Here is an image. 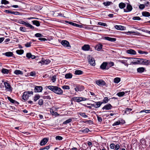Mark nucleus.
Here are the masks:
<instances>
[{"mask_svg": "<svg viewBox=\"0 0 150 150\" xmlns=\"http://www.w3.org/2000/svg\"><path fill=\"white\" fill-rule=\"evenodd\" d=\"M48 88L57 94L61 95L63 94L62 90L57 86H48Z\"/></svg>", "mask_w": 150, "mask_h": 150, "instance_id": "1", "label": "nucleus"}, {"mask_svg": "<svg viewBox=\"0 0 150 150\" xmlns=\"http://www.w3.org/2000/svg\"><path fill=\"white\" fill-rule=\"evenodd\" d=\"M33 92L32 91H27L24 92L22 97V98L24 100L28 99L31 95H33Z\"/></svg>", "mask_w": 150, "mask_h": 150, "instance_id": "2", "label": "nucleus"}, {"mask_svg": "<svg viewBox=\"0 0 150 150\" xmlns=\"http://www.w3.org/2000/svg\"><path fill=\"white\" fill-rule=\"evenodd\" d=\"M19 23L24 25L28 28H29L30 29L33 30L34 27L32 25L27 22H25L21 19L19 20Z\"/></svg>", "mask_w": 150, "mask_h": 150, "instance_id": "3", "label": "nucleus"}, {"mask_svg": "<svg viewBox=\"0 0 150 150\" xmlns=\"http://www.w3.org/2000/svg\"><path fill=\"white\" fill-rule=\"evenodd\" d=\"M134 60L131 63L133 64H142L143 63L142 59H140L137 58H134Z\"/></svg>", "mask_w": 150, "mask_h": 150, "instance_id": "4", "label": "nucleus"}, {"mask_svg": "<svg viewBox=\"0 0 150 150\" xmlns=\"http://www.w3.org/2000/svg\"><path fill=\"white\" fill-rule=\"evenodd\" d=\"M5 87L7 91H11L12 88L10 86V84L7 82H5L4 83Z\"/></svg>", "mask_w": 150, "mask_h": 150, "instance_id": "5", "label": "nucleus"}, {"mask_svg": "<svg viewBox=\"0 0 150 150\" xmlns=\"http://www.w3.org/2000/svg\"><path fill=\"white\" fill-rule=\"evenodd\" d=\"M61 44L64 47H71L70 45L69 42L66 40H62L61 42Z\"/></svg>", "mask_w": 150, "mask_h": 150, "instance_id": "6", "label": "nucleus"}, {"mask_svg": "<svg viewBox=\"0 0 150 150\" xmlns=\"http://www.w3.org/2000/svg\"><path fill=\"white\" fill-rule=\"evenodd\" d=\"M73 99L74 101L77 102H80L82 101L86 100L85 98L82 97H74Z\"/></svg>", "mask_w": 150, "mask_h": 150, "instance_id": "7", "label": "nucleus"}, {"mask_svg": "<svg viewBox=\"0 0 150 150\" xmlns=\"http://www.w3.org/2000/svg\"><path fill=\"white\" fill-rule=\"evenodd\" d=\"M112 108V106L110 104H108L105 105L102 108V109L103 110H108L111 109Z\"/></svg>", "mask_w": 150, "mask_h": 150, "instance_id": "8", "label": "nucleus"}, {"mask_svg": "<svg viewBox=\"0 0 150 150\" xmlns=\"http://www.w3.org/2000/svg\"><path fill=\"white\" fill-rule=\"evenodd\" d=\"M22 0H19V10L24 9L26 7L25 3L21 1Z\"/></svg>", "mask_w": 150, "mask_h": 150, "instance_id": "9", "label": "nucleus"}, {"mask_svg": "<svg viewBox=\"0 0 150 150\" xmlns=\"http://www.w3.org/2000/svg\"><path fill=\"white\" fill-rule=\"evenodd\" d=\"M42 90V88L41 86H35L34 91L35 92H41Z\"/></svg>", "mask_w": 150, "mask_h": 150, "instance_id": "10", "label": "nucleus"}, {"mask_svg": "<svg viewBox=\"0 0 150 150\" xmlns=\"http://www.w3.org/2000/svg\"><path fill=\"white\" fill-rule=\"evenodd\" d=\"M127 10L124 9V12H127L131 11L132 9V7L130 4H128L127 6Z\"/></svg>", "mask_w": 150, "mask_h": 150, "instance_id": "11", "label": "nucleus"}, {"mask_svg": "<svg viewBox=\"0 0 150 150\" xmlns=\"http://www.w3.org/2000/svg\"><path fill=\"white\" fill-rule=\"evenodd\" d=\"M88 61L89 64L92 66L95 65V61L94 58L91 57L89 58Z\"/></svg>", "mask_w": 150, "mask_h": 150, "instance_id": "12", "label": "nucleus"}, {"mask_svg": "<svg viewBox=\"0 0 150 150\" xmlns=\"http://www.w3.org/2000/svg\"><path fill=\"white\" fill-rule=\"evenodd\" d=\"M48 139L45 138H43L41 141L40 142V145L42 146L45 144L48 141Z\"/></svg>", "mask_w": 150, "mask_h": 150, "instance_id": "13", "label": "nucleus"}, {"mask_svg": "<svg viewBox=\"0 0 150 150\" xmlns=\"http://www.w3.org/2000/svg\"><path fill=\"white\" fill-rule=\"evenodd\" d=\"M96 83L99 86H103L105 84V82L102 80L97 81Z\"/></svg>", "mask_w": 150, "mask_h": 150, "instance_id": "14", "label": "nucleus"}, {"mask_svg": "<svg viewBox=\"0 0 150 150\" xmlns=\"http://www.w3.org/2000/svg\"><path fill=\"white\" fill-rule=\"evenodd\" d=\"M84 89V87L82 86H78L74 88L75 91L77 92L78 91H81Z\"/></svg>", "mask_w": 150, "mask_h": 150, "instance_id": "15", "label": "nucleus"}, {"mask_svg": "<svg viewBox=\"0 0 150 150\" xmlns=\"http://www.w3.org/2000/svg\"><path fill=\"white\" fill-rule=\"evenodd\" d=\"M90 47L89 45H84L82 47V49L84 51H88L89 50Z\"/></svg>", "mask_w": 150, "mask_h": 150, "instance_id": "16", "label": "nucleus"}, {"mask_svg": "<svg viewBox=\"0 0 150 150\" xmlns=\"http://www.w3.org/2000/svg\"><path fill=\"white\" fill-rule=\"evenodd\" d=\"M104 38L106 40L112 42H114L116 40L115 38H112L108 37H105Z\"/></svg>", "mask_w": 150, "mask_h": 150, "instance_id": "17", "label": "nucleus"}, {"mask_svg": "<svg viewBox=\"0 0 150 150\" xmlns=\"http://www.w3.org/2000/svg\"><path fill=\"white\" fill-rule=\"evenodd\" d=\"M107 62H103L100 65V68L103 69H107Z\"/></svg>", "mask_w": 150, "mask_h": 150, "instance_id": "18", "label": "nucleus"}, {"mask_svg": "<svg viewBox=\"0 0 150 150\" xmlns=\"http://www.w3.org/2000/svg\"><path fill=\"white\" fill-rule=\"evenodd\" d=\"M127 52L129 54L135 55L136 54V52L132 49L128 50L127 51Z\"/></svg>", "mask_w": 150, "mask_h": 150, "instance_id": "19", "label": "nucleus"}, {"mask_svg": "<svg viewBox=\"0 0 150 150\" xmlns=\"http://www.w3.org/2000/svg\"><path fill=\"white\" fill-rule=\"evenodd\" d=\"M90 131L89 129L86 128H82L81 129L79 130V132H82L84 133H88Z\"/></svg>", "mask_w": 150, "mask_h": 150, "instance_id": "20", "label": "nucleus"}, {"mask_svg": "<svg viewBox=\"0 0 150 150\" xmlns=\"http://www.w3.org/2000/svg\"><path fill=\"white\" fill-rule=\"evenodd\" d=\"M143 63L142 64L144 65H148L150 64V60L142 59Z\"/></svg>", "mask_w": 150, "mask_h": 150, "instance_id": "21", "label": "nucleus"}, {"mask_svg": "<svg viewBox=\"0 0 150 150\" xmlns=\"http://www.w3.org/2000/svg\"><path fill=\"white\" fill-rule=\"evenodd\" d=\"M107 69H108L110 67L114 66V63L112 62H107Z\"/></svg>", "mask_w": 150, "mask_h": 150, "instance_id": "22", "label": "nucleus"}, {"mask_svg": "<svg viewBox=\"0 0 150 150\" xmlns=\"http://www.w3.org/2000/svg\"><path fill=\"white\" fill-rule=\"evenodd\" d=\"M115 28L118 30H123L124 29L125 27L121 25H116L115 26Z\"/></svg>", "mask_w": 150, "mask_h": 150, "instance_id": "23", "label": "nucleus"}, {"mask_svg": "<svg viewBox=\"0 0 150 150\" xmlns=\"http://www.w3.org/2000/svg\"><path fill=\"white\" fill-rule=\"evenodd\" d=\"M102 46H103L102 44H99L96 46L95 47V49L98 51H100L101 49Z\"/></svg>", "mask_w": 150, "mask_h": 150, "instance_id": "24", "label": "nucleus"}, {"mask_svg": "<svg viewBox=\"0 0 150 150\" xmlns=\"http://www.w3.org/2000/svg\"><path fill=\"white\" fill-rule=\"evenodd\" d=\"M3 54L7 57L12 56L13 55V53L11 52H7Z\"/></svg>", "mask_w": 150, "mask_h": 150, "instance_id": "25", "label": "nucleus"}, {"mask_svg": "<svg viewBox=\"0 0 150 150\" xmlns=\"http://www.w3.org/2000/svg\"><path fill=\"white\" fill-rule=\"evenodd\" d=\"M143 16L145 17L150 16V13L147 11H143L142 13Z\"/></svg>", "mask_w": 150, "mask_h": 150, "instance_id": "26", "label": "nucleus"}, {"mask_svg": "<svg viewBox=\"0 0 150 150\" xmlns=\"http://www.w3.org/2000/svg\"><path fill=\"white\" fill-rule=\"evenodd\" d=\"M119 6L120 8L122 9L125 7L126 4L124 3L121 2L119 4Z\"/></svg>", "mask_w": 150, "mask_h": 150, "instance_id": "27", "label": "nucleus"}, {"mask_svg": "<svg viewBox=\"0 0 150 150\" xmlns=\"http://www.w3.org/2000/svg\"><path fill=\"white\" fill-rule=\"evenodd\" d=\"M83 74V72L80 70H76L75 71L74 74L76 75H81Z\"/></svg>", "mask_w": 150, "mask_h": 150, "instance_id": "28", "label": "nucleus"}, {"mask_svg": "<svg viewBox=\"0 0 150 150\" xmlns=\"http://www.w3.org/2000/svg\"><path fill=\"white\" fill-rule=\"evenodd\" d=\"M112 3L111 1H106L103 3V4L105 6H108L112 4Z\"/></svg>", "mask_w": 150, "mask_h": 150, "instance_id": "29", "label": "nucleus"}, {"mask_svg": "<svg viewBox=\"0 0 150 150\" xmlns=\"http://www.w3.org/2000/svg\"><path fill=\"white\" fill-rule=\"evenodd\" d=\"M72 77V75L71 73H68L65 75V78L67 79H71Z\"/></svg>", "mask_w": 150, "mask_h": 150, "instance_id": "30", "label": "nucleus"}, {"mask_svg": "<svg viewBox=\"0 0 150 150\" xmlns=\"http://www.w3.org/2000/svg\"><path fill=\"white\" fill-rule=\"evenodd\" d=\"M103 103V102L100 101L96 102L95 103L96 104V108H97L100 107Z\"/></svg>", "mask_w": 150, "mask_h": 150, "instance_id": "31", "label": "nucleus"}, {"mask_svg": "<svg viewBox=\"0 0 150 150\" xmlns=\"http://www.w3.org/2000/svg\"><path fill=\"white\" fill-rule=\"evenodd\" d=\"M73 118H70L67 120L66 121H64L63 122V124H67L71 122L72 121V119H73Z\"/></svg>", "mask_w": 150, "mask_h": 150, "instance_id": "32", "label": "nucleus"}, {"mask_svg": "<svg viewBox=\"0 0 150 150\" xmlns=\"http://www.w3.org/2000/svg\"><path fill=\"white\" fill-rule=\"evenodd\" d=\"M145 70L144 67H139L137 69V71L138 72L142 73Z\"/></svg>", "mask_w": 150, "mask_h": 150, "instance_id": "33", "label": "nucleus"}, {"mask_svg": "<svg viewBox=\"0 0 150 150\" xmlns=\"http://www.w3.org/2000/svg\"><path fill=\"white\" fill-rule=\"evenodd\" d=\"M32 22L34 25H35L37 26H39L40 25L39 22L38 21H33Z\"/></svg>", "mask_w": 150, "mask_h": 150, "instance_id": "34", "label": "nucleus"}, {"mask_svg": "<svg viewBox=\"0 0 150 150\" xmlns=\"http://www.w3.org/2000/svg\"><path fill=\"white\" fill-rule=\"evenodd\" d=\"M7 98L8 100L11 103H17V104H18V102L15 101V100H13L11 98L9 97H7Z\"/></svg>", "mask_w": 150, "mask_h": 150, "instance_id": "35", "label": "nucleus"}, {"mask_svg": "<svg viewBox=\"0 0 150 150\" xmlns=\"http://www.w3.org/2000/svg\"><path fill=\"white\" fill-rule=\"evenodd\" d=\"M78 114L84 118H86L88 117V116L86 115V113L85 112H80Z\"/></svg>", "mask_w": 150, "mask_h": 150, "instance_id": "36", "label": "nucleus"}, {"mask_svg": "<svg viewBox=\"0 0 150 150\" xmlns=\"http://www.w3.org/2000/svg\"><path fill=\"white\" fill-rule=\"evenodd\" d=\"M120 81V78L116 77L114 79V82L116 83H118Z\"/></svg>", "mask_w": 150, "mask_h": 150, "instance_id": "37", "label": "nucleus"}, {"mask_svg": "<svg viewBox=\"0 0 150 150\" xmlns=\"http://www.w3.org/2000/svg\"><path fill=\"white\" fill-rule=\"evenodd\" d=\"M73 25L75 27L80 28H84L83 26L81 25L78 24H76V23H73Z\"/></svg>", "mask_w": 150, "mask_h": 150, "instance_id": "38", "label": "nucleus"}, {"mask_svg": "<svg viewBox=\"0 0 150 150\" xmlns=\"http://www.w3.org/2000/svg\"><path fill=\"white\" fill-rule=\"evenodd\" d=\"M132 108H127L126 109L125 111V113L127 114H128L130 112L132 111Z\"/></svg>", "mask_w": 150, "mask_h": 150, "instance_id": "39", "label": "nucleus"}, {"mask_svg": "<svg viewBox=\"0 0 150 150\" xmlns=\"http://www.w3.org/2000/svg\"><path fill=\"white\" fill-rule=\"evenodd\" d=\"M125 94V93L124 92H121L117 93V95L119 97H122Z\"/></svg>", "mask_w": 150, "mask_h": 150, "instance_id": "40", "label": "nucleus"}, {"mask_svg": "<svg viewBox=\"0 0 150 150\" xmlns=\"http://www.w3.org/2000/svg\"><path fill=\"white\" fill-rule=\"evenodd\" d=\"M1 72L5 74H7L8 73V70L6 69H2Z\"/></svg>", "mask_w": 150, "mask_h": 150, "instance_id": "41", "label": "nucleus"}, {"mask_svg": "<svg viewBox=\"0 0 150 150\" xmlns=\"http://www.w3.org/2000/svg\"><path fill=\"white\" fill-rule=\"evenodd\" d=\"M1 3L2 4H7L9 3V2L6 0H1Z\"/></svg>", "mask_w": 150, "mask_h": 150, "instance_id": "42", "label": "nucleus"}, {"mask_svg": "<svg viewBox=\"0 0 150 150\" xmlns=\"http://www.w3.org/2000/svg\"><path fill=\"white\" fill-rule=\"evenodd\" d=\"M62 88L64 89L69 90L70 88L69 86L67 85H64L62 86Z\"/></svg>", "mask_w": 150, "mask_h": 150, "instance_id": "43", "label": "nucleus"}, {"mask_svg": "<svg viewBox=\"0 0 150 150\" xmlns=\"http://www.w3.org/2000/svg\"><path fill=\"white\" fill-rule=\"evenodd\" d=\"M143 112H145L146 113H150V110H144L141 111L140 112V113H142Z\"/></svg>", "mask_w": 150, "mask_h": 150, "instance_id": "44", "label": "nucleus"}, {"mask_svg": "<svg viewBox=\"0 0 150 150\" xmlns=\"http://www.w3.org/2000/svg\"><path fill=\"white\" fill-rule=\"evenodd\" d=\"M98 24L99 25H102L104 26H107V25L106 24V23H103L101 22H99L98 23Z\"/></svg>", "mask_w": 150, "mask_h": 150, "instance_id": "45", "label": "nucleus"}, {"mask_svg": "<svg viewBox=\"0 0 150 150\" xmlns=\"http://www.w3.org/2000/svg\"><path fill=\"white\" fill-rule=\"evenodd\" d=\"M138 52L140 54H148V52H146L145 51H143L140 50H138Z\"/></svg>", "mask_w": 150, "mask_h": 150, "instance_id": "46", "label": "nucleus"}, {"mask_svg": "<svg viewBox=\"0 0 150 150\" xmlns=\"http://www.w3.org/2000/svg\"><path fill=\"white\" fill-rule=\"evenodd\" d=\"M109 101V99L107 97H105L104 98L103 100V103H108Z\"/></svg>", "mask_w": 150, "mask_h": 150, "instance_id": "47", "label": "nucleus"}, {"mask_svg": "<svg viewBox=\"0 0 150 150\" xmlns=\"http://www.w3.org/2000/svg\"><path fill=\"white\" fill-rule=\"evenodd\" d=\"M40 98V96L39 95L35 96L34 97V100L35 101H36Z\"/></svg>", "mask_w": 150, "mask_h": 150, "instance_id": "48", "label": "nucleus"}, {"mask_svg": "<svg viewBox=\"0 0 150 150\" xmlns=\"http://www.w3.org/2000/svg\"><path fill=\"white\" fill-rule=\"evenodd\" d=\"M120 125L119 120H118L116 122H115L113 124V126H115V125Z\"/></svg>", "mask_w": 150, "mask_h": 150, "instance_id": "49", "label": "nucleus"}, {"mask_svg": "<svg viewBox=\"0 0 150 150\" xmlns=\"http://www.w3.org/2000/svg\"><path fill=\"white\" fill-rule=\"evenodd\" d=\"M21 31L23 32L26 31V28L25 27H21L19 28Z\"/></svg>", "mask_w": 150, "mask_h": 150, "instance_id": "50", "label": "nucleus"}, {"mask_svg": "<svg viewBox=\"0 0 150 150\" xmlns=\"http://www.w3.org/2000/svg\"><path fill=\"white\" fill-rule=\"evenodd\" d=\"M118 61L120 63L125 64V65L127 62V61L126 60H119Z\"/></svg>", "mask_w": 150, "mask_h": 150, "instance_id": "51", "label": "nucleus"}, {"mask_svg": "<svg viewBox=\"0 0 150 150\" xmlns=\"http://www.w3.org/2000/svg\"><path fill=\"white\" fill-rule=\"evenodd\" d=\"M63 139V138L60 136H57L56 137V139L57 140H61Z\"/></svg>", "mask_w": 150, "mask_h": 150, "instance_id": "52", "label": "nucleus"}, {"mask_svg": "<svg viewBox=\"0 0 150 150\" xmlns=\"http://www.w3.org/2000/svg\"><path fill=\"white\" fill-rule=\"evenodd\" d=\"M132 19L133 20H141V18H140L139 16H135V17H134Z\"/></svg>", "mask_w": 150, "mask_h": 150, "instance_id": "53", "label": "nucleus"}, {"mask_svg": "<svg viewBox=\"0 0 150 150\" xmlns=\"http://www.w3.org/2000/svg\"><path fill=\"white\" fill-rule=\"evenodd\" d=\"M32 54L30 53H28L26 54V57H27L28 59H30L31 57V56Z\"/></svg>", "mask_w": 150, "mask_h": 150, "instance_id": "54", "label": "nucleus"}, {"mask_svg": "<svg viewBox=\"0 0 150 150\" xmlns=\"http://www.w3.org/2000/svg\"><path fill=\"white\" fill-rule=\"evenodd\" d=\"M54 14H55V16H60L62 17H65L63 16V15L61 13H58L57 14H56L55 13V12L54 13Z\"/></svg>", "mask_w": 150, "mask_h": 150, "instance_id": "55", "label": "nucleus"}, {"mask_svg": "<svg viewBox=\"0 0 150 150\" xmlns=\"http://www.w3.org/2000/svg\"><path fill=\"white\" fill-rule=\"evenodd\" d=\"M145 7V5L143 4H141L139 6V8L141 9H143Z\"/></svg>", "mask_w": 150, "mask_h": 150, "instance_id": "56", "label": "nucleus"}, {"mask_svg": "<svg viewBox=\"0 0 150 150\" xmlns=\"http://www.w3.org/2000/svg\"><path fill=\"white\" fill-rule=\"evenodd\" d=\"M50 148V146L49 145L46 146L45 147L43 148H40V150H43L45 149H48Z\"/></svg>", "mask_w": 150, "mask_h": 150, "instance_id": "57", "label": "nucleus"}, {"mask_svg": "<svg viewBox=\"0 0 150 150\" xmlns=\"http://www.w3.org/2000/svg\"><path fill=\"white\" fill-rule=\"evenodd\" d=\"M31 43L32 42H27L26 44H25V45L26 47H29L31 46Z\"/></svg>", "mask_w": 150, "mask_h": 150, "instance_id": "58", "label": "nucleus"}, {"mask_svg": "<svg viewBox=\"0 0 150 150\" xmlns=\"http://www.w3.org/2000/svg\"><path fill=\"white\" fill-rule=\"evenodd\" d=\"M43 104V100L42 99H40L38 101V104L40 105H42Z\"/></svg>", "mask_w": 150, "mask_h": 150, "instance_id": "59", "label": "nucleus"}, {"mask_svg": "<svg viewBox=\"0 0 150 150\" xmlns=\"http://www.w3.org/2000/svg\"><path fill=\"white\" fill-rule=\"evenodd\" d=\"M119 120L120 122V125L124 124L125 122V121L124 120H122V119H121V120Z\"/></svg>", "mask_w": 150, "mask_h": 150, "instance_id": "60", "label": "nucleus"}, {"mask_svg": "<svg viewBox=\"0 0 150 150\" xmlns=\"http://www.w3.org/2000/svg\"><path fill=\"white\" fill-rule=\"evenodd\" d=\"M115 145L114 144H111L110 145V148L111 149H114L115 147Z\"/></svg>", "mask_w": 150, "mask_h": 150, "instance_id": "61", "label": "nucleus"}, {"mask_svg": "<svg viewBox=\"0 0 150 150\" xmlns=\"http://www.w3.org/2000/svg\"><path fill=\"white\" fill-rule=\"evenodd\" d=\"M35 36L37 37H40L42 36V34L39 33H37L35 34Z\"/></svg>", "mask_w": 150, "mask_h": 150, "instance_id": "62", "label": "nucleus"}, {"mask_svg": "<svg viewBox=\"0 0 150 150\" xmlns=\"http://www.w3.org/2000/svg\"><path fill=\"white\" fill-rule=\"evenodd\" d=\"M56 76H54L52 77L51 79L53 82H54L56 81Z\"/></svg>", "mask_w": 150, "mask_h": 150, "instance_id": "63", "label": "nucleus"}, {"mask_svg": "<svg viewBox=\"0 0 150 150\" xmlns=\"http://www.w3.org/2000/svg\"><path fill=\"white\" fill-rule=\"evenodd\" d=\"M115 149L114 150H118L119 148H120V146L119 144H117L115 146Z\"/></svg>", "mask_w": 150, "mask_h": 150, "instance_id": "64", "label": "nucleus"}]
</instances>
